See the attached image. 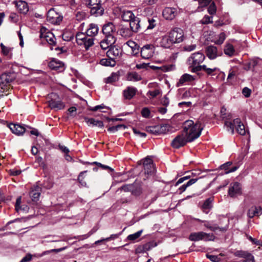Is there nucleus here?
<instances>
[{
	"label": "nucleus",
	"instance_id": "6",
	"mask_svg": "<svg viewBox=\"0 0 262 262\" xmlns=\"http://www.w3.org/2000/svg\"><path fill=\"white\" fill-rule=\"evenodd\" d=\"M76 42L79 46L88 50L94 45V38L85 33L78 32L76 35Z\"/></svg>",
	"mask_w": 262,
	"mask_h": 262
},
{
	"label": "nucleus",
	"instance_id": "14",
	"mask_svg": "<svg viewBox=\"0 0 262 262\" xmlns=\"http://www.w3.org/2000/svg\"><path fill=\"white\" fill-rule=\"evenodd\" d=\"M48 67L50 69L58 72H61L65 70L64 63L54 58H52L48 63Z\"/></svg>",
	"mask_w": 262,
	"mask_h": 262
},
{
	"label": "nucleus",
	"instance_id": "23",
	"mask_svg": "<svg viewBox=\"0 0 262 262\" xmlns=\"http://www.w3.org/2000/svg\"><path fill=\"white\" fill-rule=\"evenodd\" d=\"M9 128L13 134L17 136L22 135L26 132L25 127L18 124L10 123L9 124Z\"/></svg>",
	"mask_w": 262,
	"mask_h": 262
},
{
	"label": "nucleus",
	"instance_id": "9",
	"mask_svg": "<svg viewBox=\"0 0 262 262\" xmlns=\"http://www.w3.org/2000/svg\"><path fill=\"white\" fill-rule=\"evenodd\" d=\"M49 98L51 99L49 101V105L51 109L59 110H62L64 107V104L60 100L58 96L56 93H51L49 95Z\"/></svg>",
	"mask_w": 262,
	"mask_h": 262
},
{
	"label": "nucleus",
	"instance_id": "10",
	"mask_svg": "<svg viewBox=\"0 0 262 262\" xmlns=\"http://www.w3.org/2000/svg\"><path fill=\"white\" fill-rule=\"evenodd\" d=\"M63 18L62 16L57 12L54 8L50 9L47 13V19L50 23L54 25L59 24Z\"/></svg>",
	"mask_w": 262,
	"mask_h": 262
},
{
	"label": "nucleus",
	"instance_id": "61",
	"mask_svg": "<svg viewBox=\"0 0 262 262\" xmlns=\"http://www.w3.org/2000/svg\"><path fill=\"white\" fill-rule=\"evenodd\" d=\"M195 45H186L184 47V50L186 51L191 52L196 48Z\"/></svg>",
	"mask_w": 262,
	"mask_h": 262
},
{
	"label": "nucleus",
	"instance_id": "63",
	"mask_svg": "<svg viewBox=\"0 0 262 262\" xmlns=\"http://www.w3.org/2000/svg\"><path fill=\"white\" fill-rule=\"evenodd\" d=\"M160 92L159 90H155L153 91H149L147 94L151 96L152 98H155L157 97L160 94Z\"/></svg>",
	"mask_w": 262,
	"mask_h": 262
},
{
	"label": "nucleus",
	"instance_id": "5",
	"mask_svg": "<svg viewBox=\"0 0 262 262\" xmlns=\"http://www.w3.org/2000/svg\"><path fill=\"white\" fill-rule=\"evenodd\" d=\"M224 125L226 126L228 132H231L232 134L234 133V128L236 132L241 135H245L246 134V129L244 124L242 122L239 118L234 119L233 122L231 121H225Z\"/></svg>",
	"mask_w": 262,
	"mask_h": 262
},
{
	"label": "nucleus",
	"instance_id": "45",
	"mask_svg": "<svg viewBox=\"0 0 262 262\" xmlns=\"http://www.w3.org/2000/svg\"><path fill=\"white\" fill-rule=\"evenodd\" d=\"M133 185H134V187L132 193L135 195H139L142 192L141 186L136 183L133 184Z\"/></svg>",
	"mask_w": 262,
	"mask_h": 262
},
{
	"label": "nucleus",
	"instance_id": "19",
	"mask_svg": "<svg viewBox=\"0 0 262 262\" xmlns=\"http://www.w3.org/2000/svg\"><path fill=\"white\" fill-rule=\"evenodd\" d=\"M234 255L245 258L243 262H255L254 256L251 253L248 251L238 250L234 253Z\"/></svg>",
	"mask_w": 262,
	"mask_h": 262
},
{
	"label": "nucleus",
	"instance_id": "33",
	"mask_svg": "<svg viewBox=\"0 0 262 262\" xmlns=\"http://www.w3.org/2000/svg\"><path fill=\"white\" fill-rule=\"evenodd\" d=\"M232 165L231 162H227L226 163L222 164L220 166V169L225 170V173L228 174L230 172H233L236 171L238 169L237 166L232 167L231 168H229V167Z\"/></svg>",
	"mask_w": 262,
	"mask_h": 262
},
{
	"label": "nucleus",
	"instance_id": "27",
	"mask_svg": "<svg viewBox=\"0 0 262 262\" xmlns=\"http://www.w3.org/2000/svg\"><path fill=\"white\" fill-rule=\"evenodd\" d=\"M21 197H18L16 201L15 204V210L17 212L20 213H27L28 212L29 210V207L26 205H23L21 206H20L21 203Z\"/></svg>",
	"mask_w": 262,
	"mask_h": 262
},
{
	"label": "nucleus",
	"instance_id": "20",
	"mask_svg": "<svg viewBox=\"0 0 262 262\" xmlns=\"http://www.w3.org/2000/svg\"><path fill=\"white\" fill-rule=\"evenodd\" d=\"M116 38L115 36H105L100 42V46L102 49L106 50L112 45L115 43Z\"/></svg>",
	"mask_w": 262,
	"mask_h": 262
},
{
	"label": "nucleus",
	"instance_id": "46",
	"mask_svg": "<svg viewBox=\"0 0 262 262\" xmlns=\"http://www.w3.org/2000/svg\"><path fill=\"white\" fill-rule=\"evenodd\" d=\"M226 38V35L225 33H221L217 36V38L214 41L216 45H222Z\"/></svg>",
	"mask_w": 262,
	"mask_h": 262
},
{
	"label": "nucleus",
	"instance_id": "47",
	"mask_svg": "<svg viewBox=\"0 0 262 262\" xmlns=\"http://www.w3.org/2000/svg\"><path fill=\"white\" fill-rule=\"evenodd\" d=\"M126 128V125L124 124H119L114 126L110 127L107 130L111 133H115L120 129H125Z\"/></svg>",
	"mask_w": 262,
	"mask_h": 262
},
{
	"label": "nucleus",
	"instance_id": "52",
	"mask_svg": "<svg viewBox=\"0 0 262 262\" xmlns=\"http://www.w3.org/2000/svg\"><path fill=\"white\" fill-rule=\"evenodd\" d=\"M142 230H140L138 231L137 232L130 234L128 236L127 239L128 240L134 241L139 237L141 234Z\"/></svg>",
	"mask_w": 262,
	"mask_h": 262
},
{
	"label": "nucleus",
	"instance_id": "29",
	"mask_svg": "<svg viewBox=\"0 0 262 262\" xmlns=\"http://www.w3.org/2000/svg\"><path fill=\"white\" fill-rule=\"evenodd\" d=\"M85 121L90 126H97L98 127H102L104 126L102 121L95 120L94 118H89L88 117L84 118Z\"/></svg>",
	"mask_w": 262,
	"mask_h": 262
},
{
	"label": "nucleus",
	"instance_id": "43",
	"mask_svg": "<svg viewBox=\"0 0 262 262\" xmlns=\"http://www.w3.org/2000/svg\"><path fill=\"white\" fill-rule=\"evenodd\" d=\"M152 68L153 69H160L163 72H166L173 70L174 69V66L173 64H170L163 66L161 67L152 66Z\"/></svg>",
	"mask_w": 262,
	"mask_h": 262
},
{
	"label": "nucleus",
	"instance_id": "17",
	"mask_svg": "<svg viewBox=\"0 0 262 262\" xmlns=\"http://www.w3.org/2000/svg\"><path fill=\"white\" fill-rule=\"evenodd\" d=\"M122 53V50L120 48L113 46L111 47L107 51L106 56L116 61V59L120 58Z\"/></svg>",
	"mask_w": 262,
	"mask_h": 262
},
{
	"label": "nucleus",
	"instance_id": "1",
	"mask_svg": "<svg viewBox=\"0 0 262 262\" xmlns=\"http://www.w3.org/2000/svg\"><path fill=\"white\" fill-rule=\"evenodd\" d=\"M185 39L183 30L179 27H174L163 36L160 45L165 48H169L174 44L182 42Z\"/></svg>",
	"mask_w": 262,
	"mask_h": 262
},
{
	"label": "nucleus",
	"instance_id": "24",
	"mask_svg": "<svg viewBox=\"0 0 262 262\" xmlns=\"http://www.w3.org/2000/svg\"><path fill=\"white\" fill-rule=\"evenodd\" d=\"M138 90L134 86H127L123 92L124 97L126 99L130 100L136 94Z\"/></svg>",
	"mask_w": 262,
	"mask_h": 262
},
{
	"label": "nucleus",
	"instance_id": "32",
	"mask_svg": "<svg viewBox=\"0 0 262 262\" xmlns=\"http://www.w3.org/2000/svg\"><path fill=\"white\" fill-rule=\"evenodd\" d=\"M130 29L133 33L138 32L140 28V20L138 17H135L133 20H131L129 23Z\"/></svg>",
	"mask_w": 262,
	"mask_h": 262
},
{
	"label": "nucleus",
	"instance_id": "28",
	"mask_svg": "<svg viewBox=\"0 0 262 262\" xmlns=\"http://www.w3.org/2000/svg\"><path fill=\"white\" fill-rule=\"evenodd\" d=\"M261 213V209L260 207L255 206H252L248 211L247 215L249 218H252L254 216H258Z\"/></svg>",
	"mask_w": 262,
	"mask_h": 262
},
{
	"label": "nucleus",
	"instance_id": "57",
	"mask_svg": "<svg viewBox=\"0 0 262 262\" xmlns=\"http://www.w3.org/2000/svg\"><path fill=\"white\" fill-rule=\"evenodd\" d=\"M206 256L213 262H219L221 260V258L216 255L207 254Z\"/></svg>",
	"mask_w": 262,
	"mask_h": 262
},
{
	"label": "nucleus",
	"instance_id": "48",
	"mask_svg": "<svg viewBox=\"0 0 262 262\" xmlns=\"http://www.w3.org/2000/svg\"><path fill=\"white\" fill-rule=\"evenodd\" d=\"M34 135L37 137H39V141L40 142H37V144L39 146L43 145V141L45 140L43 136L39 133L38 130L34 128Z\"/></svg>",
	"mask_w": 262,
	"mask_h": 262
},
{
	"label": "nucleus",
	"instance_id": "21",
	"mask_svg": "<svg viewBox=\"0 0 262 262\" xmlns=\"http://www.w3.org/2000/svg\"><path fill=\"white\" fill-rule=\"evenodd\" d=\"M102 31L105 36H115L116 28L112 23L109 22L103 25Z\"/></svg>",
	"mask_w": 262,
	"mask_h": 262
},
{
	"label": "nucleus",
	"instance_id": "58",
	"mask_svg": "<svg viewBox=\"0 0 262 262\" xmlns=\"http://www.w3.org/2000/svg\"><path fill=\"white\" fill-rule=\"evenodd\" d=\"M117 237H118V235L117 234H112L111 235V236L109 237H107V238H103V239H102L101 240H99V241H96L95 244L97 245V244H98L99 243H100V242H101L102 241H110V240H111V239H115V238H117Z\"/></svg>",
	"mask_w": 262,
	"mask_h": 262
},
{
	"label": "nucleus",
	"instance_id": "35",
	"mask_svg": "<svg viewBox=\"0 0 262 262\" xmlns=\"http://www.w3.org/2000/svg\"><path fill=\"white\" fill-rule=\"evenodd\" d=\"M193 80L192 76L188 74H183L180 78L177 84V86H180L186 82L191 81Z\"/></svg>",
	"mask_w": 262,
	"mask_h": 262
},
{
	"label": "nucleus",
	"instance_id": "55",
	"mask_svg": "<svg viewBox=\"0 0 262 262\" xmlns=\"http://www.w3.org/2000/svg\"><path fill=\"white\" fill-rule=\"evenodd\" d=\"M41 188L39 187L34 188V202L38 200L40 194Z\"/></svg>",
	"mask_w": 262,
	"mask_h": 262
},
{
	"label": "nucleus",
	"instance_id": "50",
	"mask_svg": "<svg viewBox=\"0 0 262 262\" xmlns=\"http://www.w3.org/2000/svg\"><path fill=\"white\" fill-rule=\"evenodd\" d=\"M202 70L205 71L208 75H211L213 72L217 70V68H208L206 65H203L201 67V70Z\"/></svg>",
	"mask_w": 262,
	"mask_h": 262
},
{
	"label": "nucleus",
	"instance_id": "2",
	"mask_svg": "<svg viewBox=\"0 0 262 262\" xmlns=\"http://www.w3.org/2000/svg\"><path fill=\"white\" fill-rule=\"evenodd\" d=\"M203 128L204 125L200 121L194 123L192 120H188L183 123L182 132L188 142H191L200 136Z\"/></svg>",
	"mask_w": 262,
	"mask_h": 262
},
{
	"label": "nucleus",
	"instance_id": "39",
	"mask_svg": "<svg viewBox=\"0 0 262 262\" xmlns=\"http://www.w3.org/2000/svg\"><path fill=\"white\" fill-rule=\"evenodd\" d=\"M224 51L226 55L230 57L233 56L235 53L234 47L230 43H226L225 46Z\"/></svg>",
	"mask_w": 262,
	"mask_h": 262
},
{
	"label": "nucleus",
	"instance_id": "37",
	"mask_svg": "<svg viewBox=\"0 0 262 262\" xmlns=\"http://www.w3.org/2000/svg\"><path fill=\"white\" fill-rule=\"evenodd\" d=\"M122 18L125 21H129L133 20L136 17L131 11H124L122 14Z\"/></svg>",
	"mask_w": 262,
	"mask_h": 262
},
{
	"label": "nucleus",
	"instance_id": "7",
	"mask_svg": "<svg viewBox=\"0 0 262 262\" xmlns=\"http://www.w3.org/2000/svg\"><path fill=\"white\" fill-rule=\"evenodd\" d=\"M36 34H38L42 41H46L52 46H55L56 39L54 35L46 27L40 26L39 31L36 32Z\"/></svg>",
	"mask_w": 262,
	"mask_h": 262
},
{
	"label": "nucleus",
	"instance_id": "59",
	"mask_svg": "<svg viewBox=\"0 0 262 262\" xmlns=\"http://www.w3.org/2000/svg\"><path fill=\"white\" fill-rule=\"evenodd\" d=\"M158 1L159 0H144L143 4L145 6H151L156 5L158 2Z\"/></svg>",
	"mask_w": 262,
	"mask_h": 262
},
{
	"label": "nucleus",
	"instance_id": "13",
	"mask_svg": "<svg viewBox=\"0 0 262 262\" xmlns=\"http://www.w3.org/2000/svg\"><path fill=\"white\" fill-rule=\"evenodd\" d=\"M242 194V187L239 183L235 182L231 183L228 189V194L232 198L236 197Z\"/></svg>",
	"mask_w": 262,
	"mask_h": 262
},
{
	"label": "nucleus",
	"instance_id": "38",
	"mask_svg": "<svg viewBox=\"0 0 262 262\" xmlns=\"http://www.w3.org/2000/svg\"><path fill=\"white\" fill-rule=\"evenodd\" d=\"M126 78L127 80L132 81H139L142 80L141 76L136 72L128 73Z\"/></svg>",
	"mask_w": 262,
	"mask_h": 262
},
{
	"label": "nucleus",
	"instance_id": "53",
	"mask_svg": "<svg viewBox=\"0 0 262 262\" xmlns=\"http://www.w3.org/2000/svg\"><path fill=\"white\" fill-rule=\"evenodd\" d=\"M141 115L142 117L148 118L150 116V111L147 107H144L141 111Z\"/></svg>",
	"mask_w": 262,
	"mask_h": 262
},
{
	"label": "nucleus",
	"instance_id": "49",
	"mask_svg": "<svg viewBox=\"0 0 262 262\" xmlns=\"http://www.w3.org/2000/svg\"><path fill=\"white\" fill-rule=\"evenodd\" d=\"M208 12L211 15H214L216 12V7L215 3L212 2L208 8Z\"/></svg>",
	"mask_w": 262,
	"mask_h": 262
},
{
	"label": "nucleus",
	"instance_id": "64",
	"mask_svg": "<svg viewBox=\"0 0 262 262\" xmlns=\"http://www.w3.org/2000/svg\"><path fill=\"white\" fill-rule=\"evenodd\" d=\"M32 255L31 254H28L22 258L20 262H29L32 259Z\"/></svg>",
	"mask_w": 262,
	"mask_h": 262
},
{
	"label": "nucleus",
	"instance_id": "34",
	"mask_svg": "<svg viewBox=\"0 0 262 262\" xmlns=\"http://www.w3.org/2000/svg\"><path fill=\"white\" fill-rule=\"evenodd\" d=\"M213 199L209 198L206 200L202 206V209L205 213H208L212 207Z\"/></svg>",
	"mask_w": 262,
	"mask_h": 262
},
{
	"label": "nucleus",
	"instance_id": "54",
	"mask_svg": "<svg viewBox=\"0 0 262 262\" xmlns=\"http://www.w3.org/2000/svg\"><path fill=\"white\" fill-rule=\"evenodd\" d=\"M134 185L133 184H128L122 186L120 189L123 190L125 192H131L132 193V190H133Z\"/></svg>",
	"mask_w": 262,
	"mask_h": 262
},
{
	"label": "nucleus",
	"instance_id": "60",
	"mask_svg": "<svg viewBox=\"0 0 262 262\" xmlns=\"http://www.w3.org/2000/svg\"><path fill=\"white\" fill-rule=\"evenodd\" d=\"M242 94L245 97L248 98L251 94V90L247 87H245L242 90Z\"/></svg>",
	"mask_w": 262,
	"mask_h": 262
},
{
	"label": "nucleus",
	"instance_id": "15",
	"mask_svg": "<svg viewBox=\"0 0 262 262\" xmlns=\"http://www.w3.org/2000/svg\"><path fill=\"white\" fill-rule=\"evenodd\" d=\"M146 131L154 135H160L166 133L168 130V126L166 125H156L148 126L146 128Z\"/></svg>",
	"mask_w": 262,
	"mask_h": 262
},
{
	"label": "nucleus",
	"instance_id": "30",
	"mask_svg": "<svg viewBox=\"0 0 262 262\" xmlns=\"http://www.w3.org/2000/svg\"><path fill=\"white\" fill-rule=\"evenodd\" d=\"M217 48L215 46H210L206 49V55L210 59H214L217 57Z\"/></svg>",
	"mask_w": 262,
	"mask_h": 262
},
{
	"label": "nucleus",
	"instance_id": "4",
	"mask_svg": "<svg viewBox=\"0 0 262 262\" xmlns=\"http://www.w3.org/2000/svg\"><path fill=\"white\" fill-rule=\"evenodd\" d=\"M85 5L90 9V13L95 17L102 16L104 9L102 6L101 0H86Z\"/></svg>",
	"mask_w": 262,
	"mask_h": 262
},
{
	"label": "nucleus",
	"instance_id": "31",
	"mask_svg": "<svg viewBox=\"0 0 262 262\" xmlns=\"http://www.w3.org/2000/svg\"><path fill=\"white\" fill-rule=\"evenodd\" d=\"M99 28L97 25L95 24H91L88 29L86 30L85 32L86 34L89 35L90 36L94 38L98 33Z\"/></svg>",
	"mask_w": 262,
	"mask_h": 262
},
{
	"label": "nucleus",
	"instance_id": "36",
	"mask_svg": "<svg viewBox=\"0 0 262 262\" xmlns=\"http://www.w3.org/2000/svg\"><path fill=\"white\" fill-rule=\"evenodd\" d=\"M119 32L121 36L126 38L132 37L134 34L130 29L127 27L121 28Z\"/></svg>",
	"mask_w": 262,
	"mask_h": 262
},
{
	"label": "nucleus",
	"instance_id": "3",
	"mask_svg": "<svg viewBox=\"0 0 262 262\" xmlns=\"http://www.w3.org/2000/svg\"><path fill=\"white\" fill-rule=\"evenodd\" d=\"M205 59V55L201 52H197L192 54L187 59V63L191 69V71L193 73L201 71L200 64Z\"/></svg>",
	"mask_w": 262,
	"mask_h": 262
},
{
	"label": "nucleus",
	"instance_id": "56",
	"mask_svg": "<svg viewBox=\"0 0 262 262\" xmlns=\"http://www.w3.org/2000/svg\"><path fill=\"white\" fill-rule=\"evenodd\" d=\"M148 26L147 27V29H152L156 25V20L153 18H149L148 20Z\"/></svg>",
	"mask_w": 262,
	"mask_h": 262
},
{
	"label": "nucleus",
	"instance_id": "26",
	"mask_svg": "<svg viewBox=\"0 0 262 262\" xmlns=\"http://www.w3.org/2000/svg\"><path fill=\"white\" fill-rule=\"evenodd\" d=\"M15 7L17 10L21 13L26 14L29 11L28 6L27 3L23 1L15 2Z\"/></svg>",
	"mask_w": 262,
	"mask_h": 262
},
{
	"label": "nucleus",
	"instance_id": "42",
	"mask_svg": "<svg viewBox=\"0 0 262 262\" xmlns=\"http://www.w3.org/2000/svg\"><path fill=\"white\" fill-rule=\"evenodd\" d=\"M0 47L2 49V52L5 56H8L11 57L12 56L11 51L12 49L4 46L3 43L0 44Z\"/></svg>",
	"mask_w": 262,
	"mask_h": 262
},
{
	"label": "nucleus",
	"instance_id": "62",
	"mask_svg": "<svg viewBox=\"0 0 262 262\" xmlns=\"http://www.w3.org/2000/svg\"><path fill=\"white\" fill-rule=\"evenodd\" d=\"M85 17V14L83 12H78L76 14V19L78 20L84 19Z\"/></svg>",
	"mask_w": 262,
	"mask_h": 262
},
{
	"label": "nucleus",
	"instance_id": "51",
	"mask_svg": "<svg viewBox=\"0 0 262 262\" xmlns=\"http://www.w3.org/2000/svg\"><path fill=\"white\" fill-rule=\"evenodd\" d=\"M212 23V17H210L208 15H205L204 17L201 20V23L202 24H208Z\"/></svg>",
	"mask_w": 262,
	"mask_h": 262
},
{
	"label": "nucleus",
	"instance_id": "16",
	"mask_svg": "<svg viewBox=\"0 0 262 262\" xmlns=\"http://www.w3.org/2000/svg\"><path fill=\"white\" fill-rule=\"evenodd\" d=\"M154 46L152 45H145L140 50L141 56L142 58L148 59L151 58L154 54Z\"/></svg>",
	"mask_w": 262,
	"mask_h": 262
},
{
	"label": "nucleus",
	"instance_id": "40",
	"mask_svg": "<svg viewBox=\"0 0 262 262\" xmlns=\"http://www.w3.org/2000/svg\"><path fill=\"white\" fill-rule=\"evenodd\" d=\"M198 179H199L198 178L190 179L187 182L186 184H185L182 185L181 187H180L179 188V190L180 191V193H182V192L185 191V190L186 189V188L188 187H189V186L192 185V184H194L195 182H197Z\"/></svg>",
	"mask_w": 262,
	"mask_h": 262
},
{
	"label": "nucleus",
	"instance_id": "25",
	"mask_svg": "<svg viewBox=\"0 0 262 262\" xmlns=\"http://www.w3.org/2000/svg\"><path fill=\"white\" fill-rule=\"evenodd\" d=\"M157 243L154 242L148 243L143 246H139L135 250V253H142L145 251L149 250L151 248L156 247Z\"/></svg>",
	"mask_w": 262,
	"mask_h": 262
},
{
	"label": "nucleus",
	"instance_id": "8",
	"mask_svg": "<svg viewBox=\"0 0 262 262\" xmlns=\"http://www.w3.org/2000/svg\"><path fill=\"white\" fill-rule=\"evenodd\" d=\"M214 237L215 236L212 233H207L203 231H200L190 234L189 239L191 241H198L200 240L209 241L213 240Z\"/></svg>",
	"mask_w": 262,
	"mask_h": 262
},
{
	"label": "nucleus",
	"instance_id": "12",
	"mask_svg": "<svg viewBox=\"0 0 262 262\" xmlns=\"http://www.w3.org/2000/svg\"><path fill=\"white\" fill-rule=\"evenodd\" d=\"M15 78L14 73H5L0 76V86L2 89L5 86L9 85Z\"/></svg>",
	"mask_w": 262,
	"mask_h": 262
},
{
	"label": "nucleus",
	"instance_id": "22",
	"mask_svg": "<svg viewBox=\"0 0 262 262\" xmlns=\"http://www.w3.org/2000/svg\"><path fill=\"white\" fill-rule=\"evenodd\" d=\"M177 14V11L174 8L166 7L163 10L162 15L167 20L173 19Z\"/></svg>",
	"mask_w": 262,
	"mask_h": 262
},
{
	"label": "nucleus",
	"instance_id": "11",
	"mask_svg": "<svg viewBox=\"0 0 262 262\" xmlns=\"http://www.w3.org/2000/svg\"><path fill=\"white\" fill-rule=\"evenodd\" d=\"M187 142H189L187 140V138L182 132L181 134L178 135L172 141L171 145L173 148H179L184 146Z\"/></svg>",
	"mask_w": 262,
	"mask_h": 262
},
{
	"label": "nucleus",
	"instance_id": "18",
	"mask_svg": "<svg viewBox=\"0 0 262 262\" xmlns=\"http://www.w3.org/2000/svg\"><path fill=\"white\" fill-rule=\"evenodd\" d=\"M143 167L145 174L151 175L155 172V168L151 159L145 158L143 161Z\"/></svg>",
	"mask_w": 262,
	"mask_h": 262
},
{
	"label": "nucleus",
	"instance_id": "44",
	"mask_svg": "<svg viewBox=\"0 0 262 262\" xmlns=\"http://www.w3.org/2000/svg\"><path fill=\"white\" fill-rule=\"evenodd\" d=\"M118 79L119 75L115 73H113L110 76L105 79V82L107 83H112L118 81Z\"/></svg>",
	"mask_w": 262,
	"mask_h": 262
},
{
	"label": "nucleus",
	"instance_id": "41",
	"mask_svg": "<svg viewBox=\"0 0 262 262\" xmlns=\"http://www.w3.org/2000/svg\"><path fill=\"white\" fill-rule=\"evenodd\" d=\"M116 63V61L108 57V58H103L100 61V64L104 66L114 67Z\"/></svg>",
	"mask_w": 262,
	"mask_h": 262
}]
</instances>
